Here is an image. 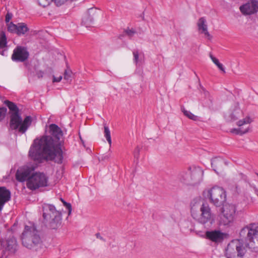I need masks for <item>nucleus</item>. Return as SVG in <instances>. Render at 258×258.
I'll use <instances>...</instances> for the list:
<instances>
[{
  "label": "nucleus",
  "mask_w": 258,
  "mask_h": 258,
  "mask_svg": "<svg viewBox=\"0 0 258 258\" xmlns=\"http://www.w3.org/2000/svg\"><path fill=\"white\" fill-rule=\"evenodd\" d=\"M241 178L246 182L247 183H249V180L246 175H244V174L241 173Z\"/></svg>",
  "instance_id": "46"
},
{
  "label": "nucleus",
  "mask_w": 258,
  "mask_h": 258,
  "mask_svg": "<svg viewBox=\"0 0 258 258\" xmlns=\"http://www.w3.org/2000/svg\"><path fill=\"white\" fill-rule=\"evenodd\" d=\"M202 33H204L208 37L209 39H211L212 38V36L208 32V29L203 32H202Z\"/></svg>",
  "instance_id": "43"
},
{
  "label": "nucleus",
  "mask_w": 258,
  "mask_h": 258,
  "mask_svg": "<svg viewBox=\"0 0 258 258\" xmlns=\"http://www.w3.org/2000/svg\"><path fill=\"white\" fill-rule=\"evenodd\" d=\"M22 245L26 248L38 251L42 247L43 241L40 231L33 222L25 225L21 236Z\"/></svg>",
  "instance_id": "2"
},
{
  "label": "nucleus",
  "mask_w": 258,
  "mask_h": 258,
  "mask_svg": "<svg viewBox=\"0 0 258 258\" xmlns=\"http://www.w3.org/2000/svg\"><path fill=\"white\" fill-rule=\"evenodd\" d=\"M4 103L9 108L10 115L11 113H19V109L15 103L9 100H6Z\"/></svg>",
  "instance_id": "22"
},
{
  "label": "nucleus",
  "mask_w": 258,
  "mask_h": 258,
  "mask_svg": "<svg viewBox=\"0 0 258 258\" xmlns=\"http://www.w3.org/2000/svg\"><path fill=\"white\" fill-rule=\"evenodd\" d=\"M241 13L244 15H251L258 11V2L251 1L240 7Z\"/></svg>",
  "instance_id": "15"
},
{
  "label": "nucleus",
  "mask_w": 258,
  "mask_h": 258,
  "mask_svg": "<svg viewBox=\"0 0 258 258\" xmlns=\"http://www.w3.org/2000/svg\"><path fill=\"white\" fill-rule=\"evenodd\" d=\"M200 210L201 214L199 216L194 217V218L203 225L209 224L211 225L213 224L214 222V217L209 205L203 204Z\"/></svg>",
  "instance_id": "10"
},
{
  "label": "nucleus",
  "mask_w": 258,
  "mask_h": 258,
  "mask_svg": "<svg viewBox=\"0 0 258 258\" xmlns=\"http://www.w3.org/2000/svg\"><path fill=\"white\" fill-rule=\"evenodd\" d=\"M48 134L34 140L29 155L32 159L39 163L47 160L61 164L63 160L64 142L61 140L63 132L57 125L52 123L49 126Z\"/></svg>",
  "instance_id": "1"
},
{
  "label": "nucleus",
  "mask_w": 258,
  "mask_h": 258,
  "mask_svg": "<svg viewBox=\"0 0 258 258\" xmlns=\"http://www.w3.org/2000/svg\"><path fill=\"white\" fill-rule=\"evenodd\" d=\"M61 200L62 202L63 205L66 207L67 209L68 210V215H70L72 212V206L71 204L67 203L62 199H61Z\"/></svg>",
  "instance_id": "36"
},
{
  "label": "nucleus",
  "mask_w": 258,
  "mask_h": 258,
  "mask_svg": "<svg viewBox=\"0 0 258 258\" xmlns=\"http://www.w3.org/2000/svg\"><path fill=\"white\" fill-rule=\"evenodd\" d=\"M226 194V191L221 186L215 185L211 187H207L203 194H215V193Z\"/></svg>",
  "instance_id": "21"
},
{
  "label": "nucleus",
  "mask_w": 258,
  "mask_h": 258,
  "mask_svg": "<svg viewBox=\"0 0 258 258\" xmlns=\"http://www.w3.org/2000/svg\"><path fill=\"white\" fill-rule=\"evenodd\" d=\"M29 53L26 48L23 46H17L13 51L12 59L17 62H24L29 57Z\"/></svg>",
  "instance_id": "11"
},
{
  "label": "nucleus",
  "mask_w": 258,
  "mask_h": 258,
  "mask_svg": "<svg viewBox=\"0 0 258 258\" xmlns=\"http://www.w3.org/2000/svg\"><path fill=\"white\" fill-rule=\"evenodd\" d=\"M257 197H258V194L257 195Z\"/></svg>",
  "instance_id": "51"
},
{
  "label": "nucleus",
  "mask_w": 258,
  "mask_h": 258,
  "mask_svg": "<svg viewBox=\"0 0 258 258\" xmlns=\"http://www.w3.org/2000/svg\"><path fill=\"white\" fill-rule=\"evenodd\" d=\"M111 149H109L108 153L104 154L99 157V160L100 161H108L109 158L111 157Z\"/></svg>",
  "instance_id": "31"
},
{
  "label": "nucleus",
  "mask_w": 258,
  "mask_h": 258,
  "mask_svg": "<svg viewBox=\"0 0 258 258\" xmlns=\"http://www.w3.org/2000/svg\"><path fill=\"white\" fill-rule=\"evenodd\" d=\"M234 205L225 204L220 210V223L224 226L228 225L233 222L236 213Z\"/></svg>",
  "instance_id": "6"
},
{
  "label": "nucleus",
  "mask_w": 258,
  "mask_h": 258,
  "mask_svg": "<svg viewBox=\"0 0 258 258\" xmlns=\"http://www.w3.org/2000/svg\"><path fill=\"white\" fill-rule=\"evenodd\" d=\"M211 202L216 207H220L225 204L226 201V195H209Z\"/></svg>",
  "instance_id": "17"
},
{
  "label": "nucleus",
  "mask_w": 258,
  "mask_h": 258,
  "mask_svg": "<svg viewBox=\"0 0 258 258\" xmlns=\"http://www.w3.org/2000/svg\"><path fill=\"white\" fill-rule=\"evenodd\" d=\"M136 33L137 32L134 29L127 28V29L124 30L123 34L120 35L119 38H121L122 36L125 35L127 36L130 39H131Z\"/></svg>",
  "instance_id": "25"
},
{
  "label": "nucleus",
  "mask_w": 258,
  "mask_h": 258,
  "mask_svg": "<svg viewBox=\"0 0 258 258\" xmlns=\"http://www.w3.org/2000/svg\"><path fill=\"white\" fill-rule=\"evenodd\" d=\"M11 199V195H0V211L2 210L5 203Z\"/></svg>",
  "instance_id": "24"
},
{
  "label": "nucleus",
  "mask_w": 258,
  "mask_h": 258,
  "mask_svg": "<svg viewBox=\"0 0 258 258\" xmlns=\"http://www.w3.org/2000/svg\"><path fill=\"white\" fill-rule=\"evenodd\" d=\"M234 187L235 190H232V191L238 192L239 191H238V190L237 189V186H234Z\"/></svg>",
  "instance_id": "48"
},
{
  "label": "nucleus",
  "mask_w": 258,
  "mask_h": 258,
  "mask_svg": "<svg viewBox=\"0 0 258 258\" xmlns=\"http://www.w3.org/2000/svg\"><path fill=\"white\" fill-rule=\"evenodd\" d=\"M226 237V234L218 230L207 231L205 237L216 243L222 242Z\"/></svg>",
  "instance_id": "12"
},
{
  "label": "nucleus",
  "mask_w": 258,
  "mask_h": 258,
  "mask_svg": "<svg viewBox=\"0 0 258 258\" xmlns=\"http://www.w3.org/2000/svg\"><path fill=\"white\" fill-rule=\"evenodd\" d=\"M104 136L106 138V140L108 142L110 146H111V139L110 132L109 128L106 125H104Z\"/></svg>",
  "instance_id": "29"
},
{
  "label": "nucleus",
  "mask_w": 258,
  "mask_h": 258,
  "mask_svg": "<svg viewBox=\"0 0 258 258\" xmlns=\"http://www.w3.org/2000/svg\"><path fill=\"white\" fill-rule=\"evenodd\" d=\"M133 54L134 55V61L136 64H139L141 60L139 58V52L137 49H134L133 51Z\"/></svg>",
  "instance_id": "32"
},
{
  "label": "nucleus",
  "mask_w": 258,
  "mask_h": 258,
  "mask_svg": "<svg viewBox=\"0 0 258 258\" xmlns=\"http://www.w3.org/2000/svg\"><path fill=\"white\" fill-rule=\"evenodd\" d=\"M217 66L221 71L223 73H225V69L222 63L219 62Z\"/></svg>",
  "instance_id": "45"
},
{
  "label": "nucleus",
  "mask_w": 258,
  "mask_h": 258,
  "mask_svg": "<svg viewBox=\"0 0 258 258\" xmlns=\"http://www.w3.org/2000/svg\"><path fill=\"white\" fill-rule=\"evenodd\" d=\"M140 148L137 146L135 150H134V157L136 159H138L139 157V155H140Z\"/></svg>",
  "instance_id": "37"
},
{
  "label": "nucleus",
  "mask_w": 258,
  "mask_h": 258,
  "mask_svg": "<svg viewBox=\"0 0 258 258\" xmlns=\"http://www.w3.org/2000/svg\"><path fill=\"white\" fill-rule=\"evenodd\" d=\"M96 236L97 238H99L100 240L105 241V239L100 235V233H96Z\"/></svg>",
  "instance_id": "47"
},
{
  "label": "nucleus",
  "mask_w": 258,
  "mask_h": 258,
  "mask_svg": "<svg viewBox=\"0 0 258 258\" xmlns=\"http://www.w3.org/2000/svg\"><path fill=\"white\" fill-rule=\"evenodd\" d=\"M256 175L258 176V173H256Z\"/></svg>",
  "instance_id": "49"
},
{
  "label": "nucleus",
  "mask_w": 258,
  "mask_h": 258,
  "mask_svg": "<svg viewBox=\"0 0 258 258\" xmlns=\"http://www.w3.org/2000/svg\"><path fill=\"white\" fill-rule=\"evenodd\" d=\"M0 243L2 256L4 258H6L9 254H14L18 249L17 239L13 235H10L5 239H1Z\"/></svg>",
  "instance_id": "7"
},
{
  "label": "nucleus",
  "mask_w": 258,
  "mask_h": 258,
  "mask_svg": "<svg viewBox=\"0 0 258 258\" xmlns=\"http://www.w3.org/2000/svg\"><path fill=\"white\" fill-rule=\"evenodd\" d=\"M210 57L213 62L217 66L218 63L220 62L218 59H217L215 57H214L211 53L210 54Z\"/></svg>",
  "instance_id": "40"
},
{
  "label": "nucleus",
  "mask_w": 258,
  "mask_h": 258,
  "mask_svg": "<svg viewBox=\"0 0 258 258\" xmlns=\"http://www.w3.org/2000/svg\"><path fill=\"white\" fill-rule=\"evenodd\" d=\"M245 253L244 248L240 240L234 239L228 244L225 255L226 258H242Z\"/></svg>",
  "instance_id": "8"
},
{
  "label": "nucleus",
  "mask_w": 258,
  "mask_h": 258,
  "mask_svg": "<svg viewBox=\"0 0 258 258\" xmlns=\"http://www.w3.org/2000/svg\"><path fill=\"white\" fill-rule=\"evenodd\" d=\"M29 30L27 25L23 23L18 24L17 34L18 35H23Z\"/></svg>",
  "instance_id": "23"
},
{
  "label": "nucleus",
  "mask_w": 258,
  "mask_h": 258,
  "mask_svg": "<svg viewBox=\"0 0 258 258\" xmlns=\"http://www.w3.org/2000/svg\"><path fill=\"white\" fill-rule=\"evenodd\" d=\"M0 194H11V192L6 187L0 186Z\"/></svg>",
  "instance_id": "38"
},
{
  "label": "nucleus",
  "mask_w": 258,
  "mask_h": 258,
  "mask_svg": "<svg viewBox=\"0 0 258 258\" xmlns=\"http://www.w3.org/2000/svg\"><path fill=\"white\" fill-rule=\"evenodd\" d=\"M12 14L9 13H8L6 16L5 21L6 23H8L10 21L12 17Z\"/></svg>",
  "instance_id": "41"
},
{
  "label": "nucleus",
  "mask_w": 258,
  "mask_h": 258,
  "mask_svg": "<svg viewBox=\"0 0 258 258\" xmlns=\"http://www.w3.org/2000/svg\"><path fill=\"white\" fill-rule=\"evenodd\" d=\"M7 111V108L5 107H0V121L2 120L5 118Z\"/></svg>",
  "instance_id": "34"
},
{
  "label": "nucleus",
  "mask_w": 258,
  "mask_h": 258,
  "mask_svg": "<svg viewBox=\"0 0 258 258\" xmlns=\"http://www.w3.org/2000/svg\"><path fill=\"white\" fill-rule=\"evenodd\" d=\"M7 38L4 32H0V49L6 47Z\"/></svg>",
  "instance_id": "27"
},
{
  "label": "nucleus",
  "mask_w": 258,
  "mask_h": 258,
  "mask_svg": "<svg viewBox=\"0 0 258 258\" xmlns=\"http://www.w3.org/2000/svg\"><path fill=\"white\" fill-rule=\"evenodd\" d=\"M43 223L49 229H56L60 226L62 220L61 213L56 210L51 204H44L42 207Z\"/></svg>",
  "instance_id": "4"
},
{
  "label": "nucleus",
  "mask_w": 258,
  "mask_h": 258,
  "mask_svg": "<svg viewBox=\"0 0 258 258\" xmlns=\"http://www.w3.org/2000/svg\"><path fill=\"white\" fill-rule=\"evenodd\" d=\"M206 19L204 17L201 18L198 21L197 24L198 28L200 30H202V32L208 29L207 25L206 24Z\"/></svg>",
  "instance_id": "26"
},
{
  "label": "nucleus",
  "mask_w": 258,
  "mask_h": 258,
  "mask_svg": "<svg viewBox=\"0 0 258 258\" xmlns=\"http://www.w3.org/2000/svg\"><path fill=\"white\" fill-rule=\"evenodd\" d=\"M72 72L70 70H66L64 73V79L67 81L71 79Z\"/></svg>",
  "instance_id": "35"
},
{
  "label": "nucleus",
  "mask_w": 258,
  "mask_h": 258,
  "mask_svg": "<svg viewBox=\"0 0 258 258\" xmlns=\"http://www.w3.org/2000/svg\"><path fill=\"white\" fill-rule=\"evenodd\" d=\"M2 55H4V51H3V53H2Z\"/></svg>",
  "instance_id": "50"
},
{
  "label": "nucleus",
  "mask_w": 258,
  "mask_h": 258,
  "mask_svg": "<svg viewBox=\"0 0 258 258\" xmlns=\"http://www.w3.org/2000/svg\"><path fill=\"white\" fill-rule=\"evenodd\" d=\"M96 14V10L94 8L89 9L82 18V23L86 27H90L93 24L94 18Z\"/></svg>",
  "instance_id": "16"
},
{
  "label": "nucleus",
  "mask_w": 258,
  "mask_h": 258,
  "mask_svg": "<svg viewBox=\"0 0 258 258\" xmlns=\"http://www.w3.org/2000/svg\"><path fill=\"white\" fill-rule=\"evenodd\" d=\"M182 111L184 115L187 116L189 119H192L193 120H197L198 119V116L195 115L190 111L185 110L184 108L182 109Z\"/></svg>",
  "instance_id": "30"
},
{
  "label": "nucleus",
  "mask_w": 258,
  "mask_h": 258,
  "mask_svg": "<svg viewBox=\"0 0 258 258\" xmlns=\"http://www.w3.org/2000/svg\"><path fill=\"white\" fill-rule=\"evenodd\" d=\"M240 110L237 108L236 107L233 111L231 112L229 115V117L231 119V120L234 121L238 118L239 114L240 112Z\"/></svg>",
  "instance_id": "28"
},
{
  "label": "nucleus",
  "mask_w": 258,
  "mask_h": 258,
  "mask_svg": "<svg viewBox=\"0 0 258 258\" xmlns=\"http://www.w3.org/2000/svg\"><path fill=\"white\" fill-rule=\"evenodd\" d=\"M251 122V118L247 116L245 118L239 120L237 124L239 126L238 129L234 128L231 131L232 133H235L236 134H244L248 132L249 128V124Z\"/></svg>",
  "instance_id": "13"
},
{
  "label": "nucleus",
  "mask_w": 258,
  "mask_h": 258,
  "mask_svg": "<svg viewBox=\"0 0 258 258\" xmlns=\"http://www.w3.org/2000/svg\"><path fill=\"white\" fill-rule=\"evenodd\" d=\"M204 171L200 167H189L180 174V179L184 184L190 186H198L203 179Z\"/></svg>",
  "instance_id": "5"
},
{
  "label": "nucleus",
  "mask_w": 258,
  "mask_h": 258,
  "mask_svg": "<svg viewBox=\"0 0 258 258\" xmlns=\"http://www.w3.org/2000/svg\"><path fill=\"white\" fill-rule=\"evenodd\" d=\"M240 240L252 251H258V223H253L243 228L240 233Z\"/></svg>",
  "instance_id": "3"
},
{
  "label": "nucleus",
  "mask_w": 258,
  "mask_h": 258,
  "mask_svg": "<svg viewBox=\"0 0 258 258\" xmlns=\"http://www.w3.org/2000/svg\"><path fill=\"white\" fill-rule=\"evenodd\" d=\"M32 121V117L30 116H27L23 121L22 120V123L19 128V131L22 134L25 133L29 126L31 125Z\"/></svg>",
  "instance_id": "20"
},
{
  "label": "nucleus",
  "mask_w": 258,
  "mask_h": 258,
  "mask_svg": "<svg viewBox=\"0 0 258 258\" xmlns=\"http://www.w3.org/2000/svg\"><path fill=\"white\" fill-rule=\"evenodd\" d=\"M22 123V117L20 113H11L10 115V126L12 130H17Z\"/></svg>",
  "instance_id": "18"
},
{
  "label": "nucleus",
  "mask_w": 258,
  "mask_h": 258,
  "mask_svg": "<svg viewBox=\"0 0 258 258\" xmlns=\"http://www.w3.org/2000/svg\"><path fill=\"white\" fill-rule=\"evenodd\" d=\"M224 164L225 162L220 157H215L211 160L212 167L217 173H218V170H221L222 169Z\"/></svg>",
  "instance_id": "19"
},
{
  "label": "nucleus",
  "mask_w": 258,
  "mask_h": 258,
  "mask_svg": "<svg viewBox=\"0 0 258 258\" xmlns=\"http://www.w3.org/2000/svg\"><path fill=\"white\" fill-rule=\"evenodd\" d=\"M34 169L31 167H24L21 168L17 170L16 174V177L18 181L20 182L24 181L25 180L28 181L30 178Z\"/></svg>",
  "instance_id": "14"
},
{
  "label": "nucleus",
  "mask_w": 258,
  "mask_h": 258,
  "mask_svg": "<svg viewBox=\"0 0 258 258\" xmlns=\"http://www.w3.org/2000/svg\"><path fill=\"white\" fill-rule=\"evenodd\" d=\"M8 30L11 32L15 33L17 34L18 24L15 25L13 23H11L8 26Z\"/></svg>",
  "instance_id": "33"
},
{
  "label": "nucleus",
  "mask_w": 258,
  "mask_h": 258,
  "mask_svg": "<svg viewBox=\"0 0 258 258\" xmlns=\"http://www.w3.org/2000/svg\"><path fill=\"white\" fill-rule=\"evenodd\" d=\"M62 79V76H60L59 77L56 78L53 76V82H59Z\"/></svg>",
  "instance_id": "42"
},
{
  "label": "nucleus",
  "mask_w": 258,
  "mask_h": 258,
  "mask_svg": "<svg viewBox=\"0 0 258 258\" xmlns=\"http://www.w3.org/2000/svg\"><path fill=\"white\" fill-rule=\"evenodd\" d=\"M54 2L57 6H61L63 4L68 0H52Z\"/></svg>",
  "instance_id": "39"
},
{
  "label": "nucleus",
  "mask_w": 258,
  "mask_h": 258,
  "mask_svg": "<svg viewBox=\"0 0 258 258\" xmlns=\"http://www.w3.org/2000/svg\"><path fill=\"white\" fill-rule=\"evenodd\" d=\"M43 72L42 71H39L37 72L36 73V76L38 78L40 79L43 77Z\"/></svg>",
  "instance_id": "44"
},
{
  "label": "nucleus",
  "mask_w": 258,
  "mask_h": 258,
  "mask_svg": "<svg viewBox=\"0 0 258 258\" xmlns=\"http://www.w3.org/2000/svg\"><path fill=\"white\" fill-rule=\"evenodd\" d=\"M48 178L43 173H33L27 181V186L31 190L47 186Z\"/></svg>",
  "instance_id": "9"
}]
</instances>
